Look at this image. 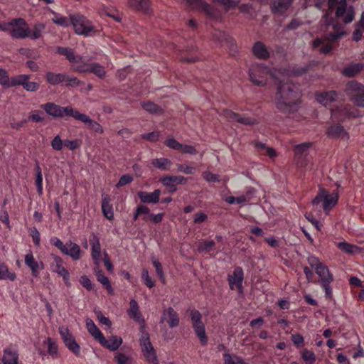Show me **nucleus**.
Masks as SVG:
<instances>
[{
	"instance_id": "obj_1",
	"label": "nucleus",
	"mask_w": 364,
	"mask_h": 364,
	"mask_svg": "<svg viewBox=\"0 0 364 364\" xmlns=\"http://www.w3.org/2000/svg\"><path fill=\"white\" fill-rule=\"evenodd\" d=\"M276 80L277 92L274 102L275 107L283 113H291L296 109L298 100L300 97L299 86L291 81L282 79Z\"/></svg>"
},
{
	"instance_id": "obj_2",
	"label": "nucleus",
	"mask_w": 364,
	"mask_h": 364,
	"mask_svg": "<svg viewBox=\"0 0 364 364\" xmlns=\"http://www.w3.org/2000/svg\"><path fill=\"white\" fill-rule=\"evenodd\" d=\"M308 70L307 67H302L292 70L286 68H279L271 70L268 67L258 64L252 66L249 70L250 81L255 85L264 87L267 84V75H271L272 78L279 80V77L300 76L306 73Z\"/></svg>"
},
{
	"instance_id": "obj_3",
	"label": "nucleus",
	"mask_w": 364,
	"mask_h": 364,
	"mask_svg": "<svg viewBox=\"0 0 364 364\" xmlns=\"http://www.w3.org/2000/svg\"><path fill=\"white\" fill-rule=\"evenodd\" d=\"M70 21L75 33L78 35L92 36L97 32V30L92 23L80 14L70 16Z\"/></svg>"
},
{
	"instance_id": "obj_4",
	"label": "nucleus",
	"mask_w": 364,
	"mask_h": 364,
	"mask_svg": "<svg viewBox=\"0 0 364 364\" xmlns=\"http://www.w3.org/2000/svg\"><path fill=\"white\" fill-rule=\"evenodd\" d=\"M140 345L141 346V350L144 356L148 362L151 364H159V360L152 346L150 340L149 335L144 331V327H141V335L139 339Z\"/></svg>"
},
{
	"instance_id": "obj_5",
	"label": "nucleus",
	"mask_w": 364,
	"mask_h": 364,
	"mask_svg": "<svg viewBox=\"0 0 364 364\" xmlns=\"http://www.w3.org/2000/svg\"><path fill=\"white\" fill-rule=\"evenodd\" d=\"M346 93L356 106L364 107V85L351 81L346 85Z\"/></svg>"
},
{
	"instance_id": "obj_6",
	"label": "nucleus",
	"mask_w": 364,
	"mask_h": 364,
	"mask_svg": "<svg viewBox=\"0 0 364 364\" xmlns=\"http://www.w3.org/2000/svg\"><path fill=\"white\" fill-rule=\"evenodd\" d=\"M338 199V194L336 192L328 193L325 189H321L317 196L313 200L312 203L314 205L323 202V209L326 213H328L330 210L337 203Z\"/></svg>"
},
{
	"instance_id": "obj_7",
	"label": "nucleus",
	"mask_w": 364,
	"mask_h": 364,
	"mask_svg": "<svg viewBox=\"0 0 364 364\" xmlns=\"http://www.w3.org/2000/svg\"><path fill=\"white\" fill-rule=\"evenodd\" d=\"M41 107L49 114L53 117H63L64 116H70L75 118L77 110L73 109L70 107H60L52 102H48Z\"/></svg>"
},
{
	"instance_id": "obj_8",
	"label": "nucleus",
	"mask_w": 364,
	"mask_h": 364,
	"mask_svg": "<svg viewBox=\"0 0 364 364\" xmlns=\"http://www.w3.org/2000/svg\"><path fill=\"white\" fill-rule=\"evenodd\" d=\"M193 330L199 338L202 346H206L208 338L205 334V326L201 321V314L198 310H192L190 313Z\"/></svg>"
},
{
	"instance_id": "obj_9",
	"label": "nucleus",
	"mask_w": 364,
	"mask_h": 364,
	"mask_svg": "<svg viewBox=\"0 0 364 364\" xmlns=\"http://www.w3.org/2000/svg\"><path fill=\"white\" fill-rule=\"evenodd\" d=\"M338 6L336 9V17L341 18L344 24L352 22L355 17V11L352 6L347 7L346 0H340L336 4Z\"/></svg>"
},
{
	"instance_id": "obj_10",
	"label": "nucleus",
	"mask_w": 364,
	"mask_h": 364,
	"mask_svg": "<svg viewBox=\"0 0 364 364\" xmlns=\"http://www.w3.org/2000/svg\"><path fill=\"white\" fill-rule=\"evenodd\" d=\"M220 115L229 122H237L244 125L251 126L258 123L257 120L255 118L242 116L230 110H223Z\"/></svg>"
},
{
	"instance_id": "obj_11",
	"label": "nucleus",
	"mask_w": 364,
	"mask_h": 364,
	"mask_svg": "<svg viewBox=\"0 0 364 364\" xmlns=\"http://www.w3.org/2000/svg\"><path fill=\"white\" fill-rule=\"evenodd\" d=\"M59 333L67 348L75 355H79L80 346L75 341L68 328L65 326L59 327Z\"/></svg>"
},
{
	"instance_id": "obj_12",
	"label": "nucleus",
	"mask_w": 364,
	"mask_h": 364,
	"mask_svg": "<svg viewBox=\"0 0 364 364\" xmlns=\"http://www.w3.org/2000/svg\"><path fill=\"white\" fill-rule=\"evenodd\" d=\"M328 136L343 141L349 139V134L341 124H332L328 127L326 132Z\"/></svg>"
},
{
	"instance_id": "obj_13",
	"label": "nucleus",
	"mask_w": 364,
	"mask_h": 364,
	"mask_svg": "<svg viewBox=\"0 0 364 364\" xmlns=\"http://www.w3.org/2000/svg\"><path fill=\"white\" fill-rule=\"evenodd\" d=\"M311 146V143H303L294 146L295 160L300 166L304 167L306 166L304 159L306 156V152Z\"/></svg>"
},
{
	"instance_id": "obj_14",
	"label": "nucleus",
	"mask_w": 364,
	"mask_h": 364,
	"mask_svg": "<svg viewBox=\"0 0 364 364\" xmlns=\"http://www.w3.org/2000/svg\"><path fill=\"white\" fill-rule=\"evenodd\" d=\"M75 119L87 124L88 129L96 133L102 134L104 132L102 127L98 122L92 120L89 116L85 114H82L77 111L76 115H75Z\"/></svg>"
},
{
	"instance_id": "obj_15",
	"label": "nucleus",
	"mask_w": 364,
	"mask_h": 364,
	"mask_svg": "<svg viewBox=\"0 0 364 364\" xmlns=\"http://www.w3.org/2000/svg\"><path fill=\"white\" fill-rule=\"evenodd\" d=\"M56 52L64 55L73 66L77 63H82L84 60L83 56L75 55L73 50L68 47H58Z\"/></svg>"
},
{
	"instance_id": "obj_16",
	"label": "nucleus",
	"mask_w": 364,
	"mask_h": 364,
	"mask_svg": "<svg viewBox=\"0 0 364 364\" xmlns=\"http://www.w3.org/2000/svg\"><path fill=\"white\" fill-rule=\"evenodd\" d=\"M213 38L215 41H218L221 44H227L232 55L236 52L237 46L234 40L226 33L221 31H216L213 34Z\"/></svg>"
},
{
	"instance_id": "obj_17",
	"label": "nucleus",
	"mask_w": 364,
	"mask_h": 364,
	"mask_svg": "<svg viewBox=\"0 0 364 364\" xmlns=\"http://www.w3.org/2000/svg\"><path fill=\"white\" fill-rule=\"evenodd\" d=\"M294 0H272L271 11L276 15L284 14L291 6Z\"/></svg>"
},
{
	"instance_id": "obj_18",
	"label": "nucleus",
	"mask_w": 364,
	"mask_h": 364,
	"mask_svg": "<svg viewBox=\"0 0 364 364\" xmlns=\"http://www.w3.org/2000/svg\"><path fill=\"white\" fill-rule=\"evenodd\" d=\"M164 321H167L171 328H174L179 325L178 315L172 307H169L164 311L160 322L164 323Z\"/></svg>"
},
{
	"instance_id": "obj_19",
	"label": "nucleus",
	"mask_w": 364,
	"mask_h": 364,
	"mask_svg": "<svg viewBox=\"0 0 364 364\" xmlns=\"http://www.w3.org/2000/svg\"><path fill=\"white\" fill-rule=\"evenodd\" d=\"M243 280V271L241 267H236L232 275L228 277L229 285L231 289H241Z\"/></svg>"
},
{
	"instance_id": "obj_20",
	"label": "nucleus",
	"mask_w": 364,
	"mask_h": 364,
	"mask_svg": "<svg viewBox=\"0 0 364 364\" xmlns=\"http://www.w3.org/2000/svg\"><path fill=\"white\" fill-rule=\"evenodd\" d=\"M53 258L54 260L53 271L62 276L66 285L70 286V274L68 270L63 266V259L60 257L55 255H53Z\"/></svg>"
},
{
	"instance_id": "obj_21",
	"label": "nucleus",
	"mask_w": 364,
	"mask_h": 364,
	"mask_svg": "<svg viewBox=\"0 0 364 364\" xmlns=\"http://www.w3.org/2000/svg\"><path fill=\"white\" fill-rule=\"evenodd\" d=\"M25 264L31 269L32 275L35 277H38L40 270L43 269V264L36 261L32 252L25 255Z\"/></svg>"
},
{
	"instance_id": "obj_22",
	"label": "nucleus",
	"mask_w": 364,
	"mask_h": 364,
	"mask_svg": "<svg viewBox=\"0 0 364 364\" xmlns=\"http://www.w3.org/2000/svg\"><path fill=\"white\" fill-rule=\"evenodd\" d=\"M13 38H26L29 36V28L27 27L26 22L23 24L21 22L16 23L13 27L11 33Z\"/></svg>"
},
{
	"instance_id": "obj_23",
	"label": "nucleus",
	"mask_w": 364,
	"mask_h": 364,
	"mask_svg": "<svg viewBox=\"0 0 364 364\" xmlns=\"http://www.w3.org/2000/svg\"><path fill=\"white\" fill-rule=\"evenodd\" d=\"M161 191L156 189L152 193L139 191L138 196L141 201L144 203H157L159 201Z\"/></svg>"
},
{
	"instance_id": "obj_24",
	"label": "nucleus",
	"mask_w": 364,
	"mask_h": 364,
	"mask_svg": "<svg viewBox=\"0 0 364 364\" xmlns=\"http://www.w3.org/2000/svg\"><path fill=\"white\" fill-rule=\"evenodd\" d=\"M64 249L62 252L65 255H69L74 260H77L80 258L81 250L76 243L70 241L65 244Z\"/></svg>"
},
{
	"instance_id": "obj_25",
	"label": "nucleus",
	"mask_w": 364,
	"mask_h": 364,
	"mask_svg": "<svg viewBox=\"0 0 364 364\" xmlns=\"http://www.w3.org/2000/svg\"><path fill=\"white\" fill-rule=\"evenodd\" d=\"M99 342L103 346L107 348L112 351L117 350L122 343V339L118 336H111L107 339L103 336V339H100Z\"/></svg>"
},
{
	"instance_id": "obj_26",
	"label": "nucleus",
	"mask_w": 364,
	"mask_h": 364,
	"mask_svg": "<svg viewBox=\"0 0 364 364\" xmlns=\"http://www.w3.org/2000/svg\"><path fill=\"white\" fill-rule=\"evenodd\" d=\"M166 187H173L178 184H186L187 178L182 176H166L160 179Z\"/></svg>"
},
{
	"instance_id": "obj_27",
	"label": "nucleus",
	"mask_w": 364,
	"mask_h": 364,
	"mask_svg": "<svg viewBox=\"0 0 364 364\" xmlns=\"http://www.w3.org/2000/svg\"><path fill=\"white\" fill-rule=\"evenodd\" d=\"M332 117L336 120H343L346 117H355L357 114L350 111L347 106H341L336 109H331Z\"/></svg>"
},
{
	"instance_id": "obj_28",
	"label": "nucleus",
	"mask_w": 364,
	"mask_h": 364,
	"mask_svg": "<svg viewBox=\"0 0 364 364\" xmlns=\"http://www.w3.org/2000/svg\"><path fill=\"white\" fill-rule=\"evenodd\" d=\"M337 97L338 94L336 91L325 92L316 95L317 101L325 107H327L332 102L335 101Z\"/></svg>"
},
{
	"instance_id": "obj_29",
	"label": "nucleus",
	"mask_w": 364,
	"mask_h": 364,
	"mask_svg": "<svg viewBox=\"0 0 364 364\" xmlns=\"http://www.w3.org/2000/svg\"><path fill=\"white\" fill-rule=\"evenodd\" d=\"M315 272L321 279V284L332 282L333 281V275L330 273L328 268L324 264L316 267Z\"/></svg>"
},
{
	"instance_id": "obj_30",
	"label": "nucleus",
	"mask_w": 364,
	"mask_h": 364,
	"mask_svg": "<svg viewBox=\"0 0 364 364\" xmlns=\"http://www.w3.org/2000/svg\"><path fill=\"white\" fill-rule=\"evenodd\" d=\"M90 244L92 246V257L95 260V262L98 264L101 255V246L100 240L97 235H92V238L90 239Z\"/></svg>"
},
{
	"instance_id": "obj_31",
	"label": "nucleus",
	"mask_w": 364,
	"mask_h": 364,
	"mask_svg": "<svg viewBox=\"0 0 364 364\" xmlns=\"http://www.w3.org/2000/svg\"><path fill=\"white\" fill-rule=\"evenodd\" d=\"M3 364H18V354L16 350L11 348L4 350Z\"/></svg>"
},
{
	"instance_id": "obj_32",
	"label": "nucleus",
	"mask_w": 364,
	"mask_h": 364,
	"mask_svg": "<svg viewBox=\"0 0 364 364\" xmlns=\"http://www.w3.org/2000/svg\"><path fill=\"white\" fill-rule=\"evenodd\" d=\"M254 55L262 60H266L269 58V53L266 46L261 42H257L252 48Z\"/></svg>"
},
{
	"instance_id": "obj_33",
	"label": "nucleus",
	"mask_w": 364,
	"mask_h": 364,
	"mask_svg": "<svg viewBox=\"0 0 364 364\" xmlns=\"http://www.w3.org/2000/svg\"><path fill=\"white\" fill-rule=\"evenodd\" d=\"M363 68L364 65L362 63L350 64L342 70V74L346 77H353L358 75Z\"/></svg>"
},
{
	"instance_id": "obj_34",
	"label": "nucleus",
	"mask_w": 364,
	"mask_h": 364,
	"mask_svg": "<svg viewBox=\"0 0 364 364\" xmlns=\"http://www.w3.org/2000/svg\"><path fill=\"white\" fill-rule=\"evenodd\" d=\"M128 314L138 323L144 322L143 316L139 311L137 302L134 299L130 301V309L128 310Z\"/></svg>"
},
{
	"instance_id": "obj_35",
	"label": "nucleus",
	"mask_w": 364,
	"mask_h": 364,
	"mask_svg": "<svg viewBox=\"0 0 364 364\" xmlns=\"http://www.w3.org/2000/svg\"><path fill=\"white\" fill-rule=\"evenodd\" d=\"M190 5L202 9L204 11L208 16H213L214 12L213 9L210 7L209 4L204 2L203 0H186Z\"/></svg>"
},
{
	"instance_id": "obj_36",
	"label": "nucleus",
	"mask_w": 364,
	"mask_h": 364,
	"mask_svg": "<svg viewBox=\"0 0 364 364\" xmlns=\"http://www.w3.org/2000/svg\"><path fill=\"white\" fill-rule=\"evenodd\" d=\"M86 326L88 332L99 341L100 339H103V335L99 328L96 326L94 321L90 318L86 319Z\"/></svg>"
},
{
	"instance_id": "obj_37",
	"label": "nucleus",
	"mask_w": 364,
	"mask_h": 364,
	"mask_svg": "<svg viewBox=\"0 0 364 364\" xmlns=\"http://www.w3.org/2000/svg\"><path fill=\"white\" fill-rule=\"evenodd\" d=\"M129 5L134 10L146 11L149 8V0H129Z\"/></svg>"
},
{
	"instance_id": "obj_38",
	"label": "nucleus",
	"mask_w": 364,
	"mask_h": 364,
	"mask_svg": "<svg viewBox=\"0 0 364 364\" xmlns=\"http://www.w3.org/2000/svg\"><path fill=\"white\" fill-rule=\"evenodd\" d=\"M102 210L105 217H106L108 220H112L114 218L112 206L109 203V200L107 196L102 198Z\"/></svg>"
},
{
	"instance_id": "obj_39",
	"label": "nucleus",
	"mask_w": 364,
	"mask_h": 364,
	"mask_svg": "<svg viewBox=\"0 0 364 364\" xmlns=\"http://www.w3.org/2000/svg\"><path fill=\"white\" fill-rule=\"evenodd\" d=\"M16 279L15 272H10L8 267L3 262H0V280L9 279L14 281Z\"/></svg>"
},
{
	"instance_id": "obj_40",
	"label": "nucleus",
	"mask_w": 364,
	"mask_h": 364,
	"mask_svg": "<svg viewBox=\"0 0 364 364\" xmlns=\"http://www.w3.org/2000/svg\"><path fill=\"white\" fill-rule=\"evenodd\" d=\"M141 105L144 109L151 114H161L163 113V109L152 102H142Z\"/></svg>"
},
{
	"instance_id": "obj_41",
	"label": "nucleus",
	"mask_w": 364,
	"mask_h": 364,
	"mask_svg": "<svg viewBox=\"0 0 364 364\" xmlns=\"http://www.w3.org/2000/svg\"><path fill=\"white\" fill-rule=\"evenodd\" d=\"M82 83L77 77L63 73L62 82L60 83L63 85L76 87L82 85Z\"/></svg>"
},
{
	"instance_id": "obj_42",
	"label": "nucleus",
	"mask_w": 364,
	"mask_h": 364,
	"mask_svg": "<svg viewBox=\"0 0 364 364\" xmlns=\"http://www.w3.org/2000/svg\"><path fill=\"white\" fill-rule=\"evenodd\" d=\"M333 33H329L326 35V40L328 41H336L341 36H344L346 33L343 28L338 26L337 24H333Z\"/></svg>"
},
{
	"instance_id": "obj_43",
	"label": "nucleus",
	"mask_w": 364,
	"mask_h": 364,
	"mask_svg": "<svg viewBox=\"0 0 364 364\" xmlns=\"http://www.w3.org/2000/svg\"><path fill=\"white\" fill-rule=\"evenodd\" d=\"M152 165L161 170H169L172 162L166 158L155 159L152 161Z\"/></svg>"
},
{
	"instance_id": "obj_44",
	"label": "nucleus",
	"mask_w": 364,
	"mask_h": 364,
	"mask_svg": "<svg viewBox=\"0 0 364 364\" xmlns=\"http://www.w3.org/2000/svg\"><path fill=\"white\" fill-rule=\"evenodd\" d=\"M337 247L343 252L348 254H355L359 252V247L356 245L349 244L346 242H338Z\"/></svg>"
},
{
	"instance_id": "obj_45",
	"label": "nucleus",
	"mask_w": 364,
	"mask_h": 364,
	"mask_svg": "<svg viewBox=\"0 0 364 364\" xmlns=\"http://www.w3.org/2000/svg\"><path fill=\"white\" fill-rule=\"evenodd\" d=\"M97 279L99 282H100L108 291L109 294L113 293V289L110 284V282L108 278L105 276L104 273L101 270H98L96 272Z\"/></svg>"
},
{
	"instance_id": "obj_46",
	"label": "nucleus",
	"mask_w": 364,
	"mask_h": 364,
	"mask_svg": "<svg viewBox=\"0 0 364 364\" xmlns=\"http://www.w3.org/2000/svg\"><path fill=\"white\" fill-rule=\"evenodd\" d=\"M63 73H55L53 72H47L46 73V81L52 85H56L62 82Z\"/></svg>"
},
{
	"instance_id": "obj_47",
	"label": "nucleus",
	"mask_w": 364,
	"mask_h": 364,
	"mask_svg": "<svg viewBox=\"0 0 364 364\" xmlns=\"http://www.w3.org/2000/svg\"><path fill=\"white\" fill-rule=\"evenodd\" d=\"M90 73H94L100 78H104L106 75L105 68L97 63H91V66H90Z\"/></svg>"
},
{
	"instance_id": "obj_48",
	"label": "nucleus",
	"mask_w": 364,
	"mask_h": 364,
	"mask_svg": "<svg viewBox=\"0 0 364 364\" xmlns=\"http://www.w3.org/2000/svg\"><path fill=\"white\" fill-rule=\"evenodd\" d=\"M30 75H19L14 77H12L9 80L8 87L16 86V85H23L26 80H29Z\"/></svg>"
},
{
	"instance_id": "obj_49",
	"label": "nucleus",
	"mask_w": 364,
	"mask_h": 364,
	"mask_svg": "<svg viewBox=\"0 0 364 364\" xmlns=\"http://www.w3.org/2000/svg\"><path fill=\"white\" fill-rule=\"evenodd\" d=\"M52 21L54 23L63 27H68L70 24H71L70 17L67 18L65 16H62L57 13H53V17L52 18Z\"/></svg>"
},
{
	"instance_id": "obj_50",
	"label": "nucleus",
	"mask_w": 364,
	"mask_h": 364,
	"mask_svg": "<svg viewBox=\"0 0 364 364\" xmlns=\"http://www.w3.org/2000/svg\"><path fill=\"white\" fill-rule=\"evenodd\" d=\"M21 22V23H25V20L23 18H14L10 22H0V31H8L9 33H11L13 26L17 23Z\"/></svg>"
},
{
	"instance_id": "obj_51",
	"label": "nucleus",
	"mask_w": 364,
	"mask_h": 364,
	"mask_svg": "<svg viewBox=\"0 0 364 364\" xmlns=\"http://www.w3.org/2000/svg\"><path fill=\"white\" fill-rule=\"evenodd\" d=\"M45 29L43 23L36 24L32 31L29 29V36L32 39H38L41 36L42 31Z\"/></svg>"
},
{
	"instance_id": "obj_52",
	"label": "nucleus",
	"mask_w": 364,
	"mask_h": 364,
	"mask_svg": "<svg viewBox=\"0 0 364 364\" xmlns=\"http://www.w3.org/2000/svg\"><path fill=\"white\" fill-rule=\"evenodd\" d=\"M224 364H247L238 356L232 357L229 353L224 354Z\"/></svg>"
},
{
	"instance_id": "obj_53",
	"label": "nucleus",
	"mask_w": 364,
	"mask_h": 364,
	"mask_svg": "<svg viewBox=\"0 0 364 364\" xmlns=\"http://www.w3.org/2000/svg\"><path fill=\"white\" fill-rule=\"evenodd\" d=\"M36 184L37 186L38 193L39 194H42V192H43V176H42L41 169L38 164H37L36 166Z\"/></svg>"
},
{
	"instance_id": "obj_54",
	"label": "nucleus",
	"mask_w": 364,
	"mask_h": 364,
	"mask_svg": "<svg viewBox=\"0 0 364 364\" xmlns=\"http://www.w3.org/2000/svg\"><path fill=\"white\" fill-rule=\"evenodd\" d=\"M215 243L213 240L205 241L203 243H200L198 245V250L200 252L208 253L210 252L214 247Z\"/></svg>"
},
{
	"instance_id": "obj_55",
	"label": "nucleus",
	"mask_w": 364,
	"mask_h": 364,
	"mask_svg": "<svg viewBox=\"0 0 364 364\" xmlns=\"http://www.w3.org/2000/svg\"><path fill=\"white\" fill-rule=\"evenodd\" d=\"M301 356L304 360L309 364H312L316 360L314 353L308 349H304L302 350Z\"/></svg>"
},
{
	"instance_id": "obj_56",
	"label": "nucleus",
	"mask_w": 364,
	"mask_h": 364,
	"mask_svg": "<svg viewBox=\"0 0 364 364\" xmlns=\"http://www.w3.org/2000/svg\"><path fill=\"white\" fill-rule=\"evenodd\" d=\"M152 263L154 267L156 268V274L159 276L162 283H165V277L163 272L162 266L159 260L155 258L152 259Z\"/></svg>"
},
{
	"instance_id": "obj_57",
	"label": "nucleus",
	"mask_w": 364,
	"mask_h": 364,
	"mask_svg": "<svg viewBox=\"0 0 364 364\" xmlns=\"http://www.w3.org/2000/svg\"><path fill=\"white\" fill-rule=\"evenodd\" d=\"M114 360L117 364H132V358L122 353H117Z\"/></svg>"
},
{
	"instance_id": "obj_58",
	"label": "nucleus",
	"mask_w": 364,
	"mask_h": 364,
	"mask_svg": "<svg viewBox=\"0 0 364 364\" xmlns=\"http://www.w3.org/2000/svg\"><path fill=\"white\" fill-rule=\"evenodd\" d=\"M164 144L166 146H168L170 149L180 151L181 148L182 147V144L179 143L178 141H176L173 138H169L167 139Z\"/></svg>"
},
{
	"instance_id": "obj_59",
	"label": "nucleus",
	"mask_w": 364,
	"mask_h": 364,
	"mask_svg": "<svg viewBox=\"0 0 364 364\" xmlns=\"http://www.w3.org/2000/svg\"><path fill=\"white\" fill-rule=\"evenodd\" d=\"M203 178L208 182H219V175L214 174L210 171H204L202 173Z\"/></svg>"
},
{
	"instance_id": "obj_60",
	"label": "nucleus",
	"mask_w": 364,
	"mask_h": 364,
	"mask_svg": "<svg viewBox=\"0 0 364 364\" xmlns=\"http://www.w3.org/2000/svg\"><path fill=\"white\" fill-rule=\"evenodd\" d=\"M141 278L144 282L146 286L149 288H152L154 286V282L149 277V272L147 269H144L141 272Z\"/></svg>"
},
{
	"instance_id": "obj_61",
	"label": "nucleus",
	"mask_w": 364,
	"mask_h": 364,
	"mask_svg": "<svg viewBox=\"0 0 364 364\" xmlns=\"http://www.w3.org/2000/svg\"><path fill=\"white\" fill-rule=\"evenodd\" d=\"M64 146V141H62L59 135H57L51 141V146L54 150L60 151Z\"/></svg>"
},
{
	"instance_id": "obj_62",
	"label": "nucleus",
	"mask_w": 364,
	"mask_h": 364,
	"mask_svg": "<svg viewBox=\"0 0 364 364\" xmlns=\"http://www.w3.org/2000/svg\"><path fill=\"white\" fill-rule=\"evenodd\" d=\"M159 136H160L159 132H152L150 133L143 134L141 135V137L147 141L154 142V141H156L159 139Z\"/></svg>"
},
{
	"instance_id": "obj_63",
	"label": "nucleus",
	"mask_w": 364,
	"mask_h": 364,
	"mask_svg": "<svg viewBox=\"0 0 364 364\" xmlns=\"http://www.w3.org/2000/svg\"><path fill=\"white\" fill-rule=\"evenodd\" d=\"M23 87L26 91L35 92L38 90L39 85L37 82H28V80H26Z\"/></svg>"
},
{
	"instance_id": "obj_64",
	"label": "nucleus",
	"mask_w": 364,
	"mask_h": 364,
	"mask_svg": "<svg viewBox=\"0 0 364 364\" xmlns=\"http://www.w3.org/2000/svg\"><path fill=\"white\" fill-rule=\"evenodd\" d=\"M9 80L7 72L4 69H0V84L4 87H8Z\"/></svg>"
}]
</instances>
